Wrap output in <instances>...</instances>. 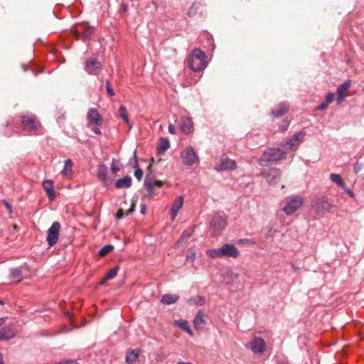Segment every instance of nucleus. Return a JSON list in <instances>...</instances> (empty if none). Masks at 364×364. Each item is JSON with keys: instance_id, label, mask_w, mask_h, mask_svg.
Masks as SVG:
<instances>
[{"instance_id": "nucleus-1", "label": "nucleus", "mask_w": 364, "mask_h": 364, "mask_svg": "<svg viewBox=\"0 0 364 364\" xmlns=\"http://www.w3.org/2000/svg\"><path fill=\"white\" fill-rule=\"evenodd\" d=\"M285 156L286 152L279 148H269L264 151L259 164L262 166H267L284 159Z\"/></svg>"}, {"instance_id": "nucleus-2", "label": "nucleus", "mask_w": 364, "mask_h": 364, "mask_svg": "<svg viewBox=\"0 0 364 364\" xmlns=\"http://www.w3.org/2000/svg\"><path fill=\"white\" fill-rule=\"evenodd\" d=\"M188 63L190 68L193 71L204 70L207 66L204 52L200 49L193 50L189 55Z\"/></svg>"}, {"instance_id": "nucleus-3", "label": "nucleus", "mask_w": 364, "mask_h": 364, "mask_svg": "<svg viewBox=\"0 0 364 364\" xmlns=\"http://www.w3.org/2000/svg\"><path fill=\"white\" fill-rule=\"evenodd\" d=\"M304 203V198L299 196L287 197L285 200V204L282 208L287 215H291L296 211Z\"/></svg>"}, {"instance_id": "nucleus-4", "label": "nucleus", "mask_w": 364, "mask_h": 364, "mask_svg": "<svg viewBox=\"0 0 364 364\" xmlns=\"http://www.w3.org/2000/svg\"><path fill=\"white\" fill-rule=\"evenodd\" d=\"M181 158L186 166H192L199 162L197 151L191 146H187L181 152Z\"/></svg>"}, {"instance_id": "nucleus-5", "label": "nucleus", "mask_w": 364, "mask_h": 364, "mask_svg": "<svg viewBox=\"0 0 364 364\" xmlns=\"http://www.w3.org/2000/svg\"><path fill=\"white\" fill-rule=\"evenodd\" d=\"M237 168V163L235 160L230 159L226 154L221 156L220 162L215 165V170L218 172L225 171H233Z\"/></svg>"}, {"instance_id": "nucleus-6", "label": "nucleus", "mask_w": 364, "mask_h": 364, "mask_svg": "<svg viewBox=\"0 0 364 364\" xmlns=\"http://www.w3.org/2000/svg\"><path fill=\"white\" fill-rule=\"evenodd\" d=\"M260 175L264 177L269 184L275 185L278 183L281 177V171L277 168L264 169Z\"/></svg>"}, {"instance_id": "nucleus-7", "label": "nucleus", "mask_w": 364, "mask_h": 364, "mask_svg": "<svg viewBox=\"0 0 364 364\" xmlns=\"http://www.w3.org/2000/svg\"><path fill=\"white\" fill-rule=\"evenodd\" d=\"M226 226V219L223 213H216L214 215L211 222L210 228L216 234L225 229Z\"/></svg>"}, {"instance_id": "nucleus-8", "label": "nucleus", "mask_w": 364, "mask_h": 364, "mask_svg": "<svg viewBox=\"0 0 364 364\" xmlns=\"http://www.w3.org/2000/svg\"><path fill=\"white\" fill-rule=\"evenodd\" d=\"M60 224L58 222H54L48 230L47 242L50 247L55 245L59 238V231Z\"/></svg>"}, {"instance_id": "nucleus-9", "label": "nucleus", "mask_w": 364, "mask_h": 364, "mask_svg": "<svg viewBox=\"0 0 364 364\" xmlns=\"http://www.w3.org/2000/svg\"><path fill=\"white\" fill-rule=\"evenodd\" d=\"M265 341L259 337H254L247 347L254 353L262 354L265 350Z\"/></svg>"}, {"instance_id": "nucleus-10", "label": "nucleus", "mask_w": 364, "mask_h": 364, "mask_svg": "<svg viewBox=\"0 0 364 364\" xmlns=\"http://www.w3.org/2000/svg\"><path fill=\"white\" fill-rule=\"evenodd\" d=\"M22 125L24 130L28 132H33L37 130V128L40 124L36 120L35 116L31 115L23 116L22 117Z\"/></svg>"}, {"instance_id": "nucleus-11", "label": "nucleus", "mask_w": 364, "mask_h": 364, "mask_svg": "<svg viewBox=\"0 0 364 364\" xmlns=\"http://www.w3.org/2000/svg\"><path fill=\"white\" fill-rule=\"evenodd\" d=\"M101 69V63L97 58H90L85 63V70L90 75H97Z\"/></svg>"}, {"instance_id": "nucleus-12", "label": "nucleus", "mask_w": 364, "mask_h": 364, "mask_svg": "<svg viewBox=\"0 0 364 364\" xmlns=\"http://www.w3.org/2000/svg\"><path fill=\"white\" fill-rule=\"evenodd\" d=\"M221 248L223 257H228L232 258H237L239 257L240 253L238 249L232 244H225L221 247Z\"/></svg>"}, {"instance_id": "nucleus-13", "label": "nucleus", "mask_w": 364, "mask_h": 364, "mask_svg": "<svg viewBox=\"0 0 364 364\" xmlns=\"http://www.w3.org/2000/svg\"><path fill=\"white\" fill-rule=\"evenodd\" d=\"M351 85L350 80H347L341 85L337 89V103L341 104L347 96V91Z\"/></svg>"}, {"instance_id": "nucleus-14", "label": "nucleus", "mask_w": 364, "mask_h": 364, "mask_svg": "<svg viewBox=\"0 0 364 364\" xmlns=\"http://www.w3.org/2000/svg\"><path fill=\"white\" fill-rule=\"evenodd\" d=\"M304 136V134L302 132L295 134L291 139L287 141L284 144H282L283 149L288 150L291 149L292 147L295 146H298L303 140Z\"/></svg>"}, {"instance_id": "nucleus-15", "label": "nucleus", "mask_w": 364, "mask_h": 364, "mask_svg": "<svg viewBox=\"0 0 364 364\" xmlns=\"http://www.w3.org/2000/svg\"><path fill=\"white\" fill-rule=\"evenodd\" d=\"M180 127L185 134H190L193 132V122L191 117H182L180 120Z\"/></svg>"}, {"instance_id": "nucleus-16", "label": "nucleus", "mask_w": 364, "mask_h": 364, "mask_svg": "<svg viewBox=\"0 0 364 364\" xmlns=\"http://www.w3.org/2000/svg\"><path fill=\"white\" fill-rule=\"evenodd\" d=\"M89 123L95 125H101L102 124V118L100 115L97 109H90L87 116Z\"/></svg>"}, {"instance_id": "nucleus-17", "label": "nucleus", "mask_w": 364, "mask_h": 364, "mask_svg": "<svg viewBox=\"0 0 364 364\" xmlns=\"http://www.w3.org/2000/svg\"><path fill=\"white\" fill-rule=\"evenodd\" d=\"M315 210L321 214H324L329 212L331 209L330 203L323 199L318 200L314 204Z\"/></svg>"}, {"instance_id": "nucleus-18", "label": "nucleus", "mask_w": 364, "mask_h": 364, "mask_svg": "<svg viewBox=\"0 0 364 364\" xmlns=\"http://www.w3.org/2000/svg\"><path fill=\"white\" fill-rule=\"evenodd\" d=\"M155 181V175L154 173L150 171L146 174L144 180V186L148 191L149 196H153L155 193L154 190V181Z\"/></svg>"}, {"instance_id": "nucleus-19", "label": "nucleus", "mask_w": 364, "mask_h": 364, "mask_svg": "<svg viewBox=\"0 0 364 364\" xmlns=\"http://www.w3.org/2000/svg\"><path fill=\"white\" fill-rule=\"evenodd\" d=\"M183 204V197L178 196L173 202L171 208V215L172 220H174L177 216L180 209L182 208Z\"/></svg>"}, {"instance_id": "nucleus-20", "label": "nucleus", "mask_w": 364, "mask_h": 364, "mask_svg": "<svg viewBox=\"0 0 364 364\" xmlns=\"http://www.w3.org/2000/svg\"><path fill=\"white\" fill-rule=\"evenodd\" d=\"M15 336L14 330L9 326H5L0 328V341H6L14 338Z\"/></svg>"}, {"instance_id": "nucleus-21", "label": "nucleus", "mask_w": 364, "mask_h": 364, "mask_svg": "<svg viewBox=\"0 0 364 364\" xmlns=\"http://www.w3.org/2000/svg\"><path fill=\"white\" fill-rule=\"evenodd\" d=\"M43 188L47 193L48 198L50 200L55 198V192L53 186V181L51 180H46L42 183Z\"/></svg>"}, {"instance_id": "nucleus-22", "label": "nucleus", "mask_w": 364, "mask_h": 364, "mask_svg": "<svg viewBox=\"0 0 364 364\" xmlns=\"http://www.w3.org/2000/svg\"><path fill=\"white\" fill-rule=\"evenodd\" d=\"M107 175H108L107 167L103 164H100L97 166V176L98 178L103 182H106L108 178Z\"/></svg>"}, {"instance_id": "nucleus-23", "label": "nucleus", "mask_w": 364, "mask_h": 364, "mask_svg": "<svg viewBox=\"0 0 364 364\" xmlns=\"http://www.w3.org/2000/svg\"><path fill=\"white\" fill-rule=\"evenodd\" d=\"M92 33V28L91 27H87L83 31H77V37L83 41H89Z\"/></svg>"}, {"instance_id": "nucleus-24", "label": "nucleus", "mask_w": 364, "mask_h": 364, "mask_svg": "<svg viewBox=\"0 0 364 364\" xmlns=\"http://www.w3.org/2000/svg\"><path fill=\"white\" fill-rule=\"evenodd\" d=\"M193 232V229L184 230L176 243L175 248H178L183 242H186L192 236Z\"/></svg>"}, {"instance_id": "nucleus-25", "label": "nucleus", "mask_w": 364, "mask_h": 364, "mask_svg": "<svg viewBox=\"0 0 364 364\" xmlns=\"http://www.w3.org/2000/svg\"><path fill=\"white\" fill-rule=\"evenodd\" d=\"M132 186V178L127 176L122 178L118 179L115 183V186L117 188H129Z\"/></svg>"}, {"instance_id": "nucleus-26", "label": "nucleus", "mask_w": 364, "mask_h": 364, "mask_svg": "<svg viewBox=\"0 0 364 364\" xmlns=\"http://www.w3.org/2000/svg\"><path fill=\"white\" fill-rule=\"evenodd\" d=\"M10 278L14 282H20L22 280V271L19 267L12 268L10 270Z\"/></svg>"}, {"instance_id": "nucleus-27", "label": "nucleus", "mask_w": 364, "mask_h": 364, "mask_svg": "<svg viewBox=\"0 0 364 364\" xmlns=\"http://www.w3.org/2000/svg\"><path fill=\"white\" fill-rule=\"evenodd\" d=\"M178 299V295L166 294L162 296L161 302L164 304L171 305L175 304Z\"/></svg>"}, {"instance_id": "nucleus-28", "label": "nucleus", "mask_w": 364, "mask_h": 364, "mask_svg": "<svg viewBox=\"0 0 364 364\" xmlns=\"http://www.w3.org/2000/svg\"><path fill=\"white\" fill-rule=\"evenodd\" d=\"M139 355V350H132L127 353L126 362L127 364H134Z\"/></svg>"}, {"instance_id": "nucleus-29", "label": "nucleus", "mask_w": 364, "mask_h": 364, "mask_svg": "<svg viewBox=\"0 0 364 364\" xmlns=\"http://www.w3.org/2000/svg\"><path fill=\"white\" fill-rule=\"evenodd\" d=\"M73 163L72 160L67 159L65 161L64 168L61 171V173L66 178H70L73 174Z\"/></svg>"}, {"instance_id": "nucleus-30", "label": "nucleus", "mask_w": 364, "mask_h": 364, "mask_svg": "<svg viewBox=\"0 0 364 364\" xmlns=\"http://www.w3.org/2000/svg\"><path fill=\"white\" fill-rule=\"evenodd\" d=\"M289 109V105L286 103H282L278 105L277 109L272 111V115L279 117L283 116Z\"/></svg>"}, {"instance_id": "nucleus-31", "label": "nucleus", "mask_w": 364, "mask_h": 364, "mask_svg": "<svg viewBox=\"0 0 364 364\" xmlns=\"http://www.w3.org/2000/svg\"><path fill=\"white\" fill-rule=\"evenodd\" d=\"M204 315L202 311H198L193 319V325L196 329H200L205 324Z\"/></svg>"}, {"instance_id": "nucleus-32", "label": "nucleus", "mask_w": 364, "mask_h": 364, "mask_svg": "<svg viewBox=\"0 0 364 364\" xmlns=\"http://www.w3.org/2000/svg\"><path fill=\"white\" fill-rule=\"evenodd\" d=\"M118 114L119 116L123 119L124 122L128 125L129 129L132 128V124L129 122L127 113V109L124 105H121L118 110Z\"/></svg>"}, {"instance_id": "nucleus-33", "label": "nucleus", "mask_w": 364, "mask_h": 364, "mask_svg": "<svg viewBox=\"0 0 364 364\" xmlns=\"http://www.w3.org/2000/svg\"><path fill=\"white\" fill-rule=\"evenodd\" d=\"M117 274V267L112 268L104 277L102 280L100 282L102 285L106 281L114 279Z\"/></svg>"}, {"instance_id": "nucleus-34", "label": "nucleus", "mask_w": 364, "mask_h": 364, "mask_svg": "<svg viewBox=\"0 0 364 364\" xmlns=\"http://www.w3.org/2000/svg\"><path fill=\"white\" fill-rule=\"evenodd\" d=\"M221 250V247L218 249H210L206 252V255L212 259L220 258L223 257Z\"/></svg>"}, {"instance_id": "nucleus-35", "label": "nucleus", "mask_w": 364, "mask_h": 364, "mask_svg": "<svg viewBox=\"0 0 364 364\" xmlns=\"http://www.w3.org/2000/svg\"><path fill=\"white\" fill-rule=\"evenodd\" d=\"M330 179L335 183L338 184L342 188H345L346 183L342 180L341 176L337 173H331L330 175Z\"/></svg>"}, {"instance_id": "nucleus-36", "label": "nucleus", "mask_w": 364, "mask_h": 364, "mask_svg": "<svg viewBox=\"0 0 364 364\" xmlns=\"http://www.w3.org/2000/svg\"><path fill=\"white\" fill-rule=\"evenodd\" d=\"M170 146V144L168 139H161L160 141V144L158 146V153L161 154L166 151Z\"/></svg>"}, {"instance_id": "nucleus-37", "label": "nucleus", "mask_w": 364, "mask_h": 364, "mask_svg": "<svg viewBox=\"0 0 364 364\" xmlns=\"http://www.w3.org/2000/svg\"><path fill=\"white\" fill-rule=\"evenodd\" d=\"M188 303L190 305H199L201 306L204 304V298L201 296H197L194 297H191L188 300Z\"/></svg>"}, {"instance_id": "nucleus-38", "label": "nucleus", "mask_w": 364, "mask_h": 364, "mask_svg": "<svg viewBox=\"0 0 364 364\" xmlns=\"http://www.w3.org/2000/svg\"><path fill=\"white\" fill-rule=\"evenodd\" d=\"M113 249H114V247L111 245H105L102 248L100 249V250L99 251V255L101 257H104V256L107 255V254H109V252H111L113 250Z\"/></svg>"}, {"instance_id": "nucleus-39", "label": "nucleus", "mask_w": 364, "mask_h": 364, "mask_svg": "<svg viewBox=\"0 0 364 364\" xmlns=\"http://www.w3.org/2000/svg\"><path fill=\"white\" fill-rule=\"evenodd\" d=\"M176 324L178 328H180L183 331H186L189 326V323L186 320H179L176 321Z\"/></svg>"}, {"instance_id": "nucleus-40", "label": "nucleus", "mask_w": 364, "mask_h": 364, "mask_svg": "<svg viewBox=\"0 0 364 364\" xmlns=\"http://www.w3.org/2000/svg\"><path fill=\"white\" fill-rule=\"evenodd\" d=\"M189 251L191 254L186 256V260L190 262H193L196 259V250L194 248H191Z\"/></svg>"}, {"instance_id": "nucleus-41", "label": "nucleus", "mask_w": 364, "mask_h": 364, "mask_svg": "<svg viewBox=\"0 0 364 364\" xmlns=\"http://www.w3.org/2000/svg\"><path fill=\"white\" fill-rule=\"evenodd\" d=\"M144 173L143 171L140 168H136L134 171V176L138 181H141L143 178Z\"/></svg>"}, {"instance_id": "nucleus-42", "label": "nucleus", "mask_w": 364, "mask_h": 364, "mask_svg": "<svg viewBox=\"0 0 364 364\" xmlns=\"http://www.w3.org/2000/svg\"><path fill=\"white\" fill-rule=\"evenodd\" d=\"M334 99H335V94L333 92H329L326 97L325 102H326V103L329 105L334 100Z\"/></svg>"}, {"instance_id": "nucleus-43", "label": "nucleus", "mask_w": 364, "mask_h": 364, "mask_svg": "<svg viewBox=\"0 0 364 364\" xmlns=\"http://www.w3.org/2000/svg\"><path fill=\"white\" fill-rule=\"evenodd\" d=\"M106 89H107V92L109 96L114 95V92L113 89L112 88L109 81H107V82H106Z\"/></svg>"}, {"instance_id": "nucleus-44", "label": "nucleus", "mask_w": 364, "mask_h": 364, "mask_svg": "<svg viewBox=\"0 0 364 364\" xmlns=\"http://www.w3.org/2000/svg\"><path fill=\"white\" fill-rule=\"evenodd\" d=\"M111 170L112 173H115L119 171V167L115 164V159H113L111 164Z\"/></svg>"}, {"instance_id": "nucleus-45", "label": "nucleus", "mask_w": 364, "mask_h": 364, "mask_svg": "<svg viewBox=\"0 0 364 364\" xmlns=\"http://www.w3.org/2000/svg\"><path fill=\"white\" fill-rule=\"evenodd\" d=\"M166 358V356L165 355V354H164L162 351H160L159 353H157V354H156V361H158V362H161V361H163Z\"/></svg>"}, {"instance_id": "nucleus-46", "label": "nucleus", "mask_w": 364, "mask_h": 364, "mask_svg": "<svg viewBox=\"0 0 364 364\" xmlns=\"http://www.w3.org/2000/svg\"><path fill=\"white\" fill-rule=\"evenodd\" d=\"M328 106V104L326 103V102H322L321 104H320L317 107H316V110H318V111H323L324 109H326L327 108V107Z\"/></svg>"}, {"instance_id": "nucleus-47", "label": "nucleus", "mask_w": 364, "mask_h": 364, "mask_svg": "<svg viewBox=\"0 0 364 364\" xmlns=\"http://www.w3.org/2000/svg\"><path fill=\"white\" fill-rule=\"evenodd\" d=\"M237 242L239 244H247V245L254 244V242L249 239H240L237 241Z\"/></svg>"}, {"instance_id": "nucleus-48", "label": "nucleus", "mask_w": 364, "mask_h": 364, "mask_svg": "<svg viewBox=\"0 0 364 364\" xmlns=\"http://www.w3.org/2000/svg\"><path fill=\"white\" fill-rule=\"evenodd\" d=\"M362 168V164H359V163H355L353 166V171L355 173H358L360 169Z\"/></svg>"}, {"instance_id": "nucleus-49", "label": "nucleus", "mask_w": 364, "mask_h": 364, "mask_svg": "<svg viewBox=\"0 0 364 364\" xmlns=\"http://www.w3.org/2000/svg\"><path fill=\"white\" fill-rule=\"evenodd\" d=\"M134 208H135V203L134 201H132V204H131V207L126 212V215H127L131 214L132 212H134Z\"/></svg>"}, {"instance_id": "nucleus-50", "label": "nucleus", "mask_w": 364, "mask_h": 364, "mask_svg": "<svg viewBox=\"0 0 364 364\" xmlns=\"http://www.w3.org/2000/svg\"><path fill=\"white\" fill-rule=\"evenodd\" d=\"M124 215V210L122 209H119V210H118V211L116 213V218H117V219H121V218H122Z\"/></svg>"}, {"instance_id": "nucleus-51", "label": "nucleus", "mask_w": 364, "mask_h": 364, "mask_svg": "<svg viewBox=\"0 0 364 364\" xmlns=\"http://www.w3.org/2000/svg\"><path fill=\"white\" fill-rule=\"evenodd\" d=\"M345 192L349 196H350L351 198H354L355 195H354V193L349 188H347L346 186L345 187V188H343Z\"/></svg>"}, {"instance_id": "nucleus-52", "label": "nucleus", "mask_w": 364, "mask_h": 364, "mask_svg": "<svg viewBox=\"0 0 364 364\" xmlns=\"http://www.w3.org/2000/svg\"><path fill=\"white\" fill-rule=\"evenodd\" d=\"M164 184V182L162 181H157V180H155L154 181V188L155 186H157V187H161Z\"/></svg>"}, {"instance_id": "nucleus-53", "label": "nucleus", "mask_w": 364, "mask_h": 364, "mask_svg": "<svg viewBox=\"0 0 364 364\" xmlns=\"http://www.w3.org/2000/svg\"><path fill=\"white\" fill-rule=\"evenodd\" d=\"M168 132L171 134H175L176 133V128H175V127L173 124H170L168 125Z\"/></svg>"}, {"instance_id": "nucleus-54", "label": "nucleus", "mask_w": 364, "mask_h": 364, "mask_svg": "<svg viewBox=\"0 0 364 364\" xmlns=\"http://www.w3.org/2000/svg\"><path fill=\"white\" fill-rule=\"evenodd\" d=\"M127 9H128V6L127 4H123L120 6L121 11L126 12L127 11Z\"/></svg>"}, {"instance_id": "nucleus-55", "label": "nucleus", "mask_w": 364, "mask_h": 364, "mask_svg": "<svg viewBox=\"0 0 364 364\" xmlns=\"http://www.w3.org/2000/svg\"><path fill=\"white\" fill-rule=\"evenodd\" d=\"M4 204L5 205V206L6 207L8 210L9 211V213H11L12 212L11 205L7 201H6V200H4Z\"/></svg>"}, {"instance_id": "nucleus-56", "label": "nucleus", "mask_w": 364, "mask_h": 364, "mask_svg": "<svg viewBox=\"0 0 364 364\" xmlns=\"http://www.w3.org/2000/svg\"><path fill=\"white\" fill-rule=\"evenodd\" d=\"M146 211V205L145 204H142L141 205V213L145 214Z\"/></svg>"}, {"instance_id": "nucleus-57", "label": "nucleus", "mask_w": 364, "mask_h": 364, "mask_svg": "<svg viewBox=\"0 0 364 364\" xmlns=\"http://www.w3.org/2000/svg\"><path fill=\"white\" fill-rule=\"evenodd\" d=\"M92 131L95 134H101V132H100V129H99V128H97V127H93V128L92 129Z\"/></svg>"}, {"instance_id": "nucleus-58", "label": "nucleus", "mask_w": 364, "mask_h": 364, "mask_svg": "<svg viewBox=\"0 0 364 364\" xmlns=\"http://www.w3.org/2000/svg\"><path fill=\"white\" fill-rule=\"evenodd\" d=\"M63 364H78L76 361L73 360H68L64 362Z\"/></svg>"}, {"instance_id": "nucleus-59", "label": "nucleus", "mask_w": 364, "mask_h": 364, "mask_svg": "<svg viewBox=\"0 0 364 364\" xmlns=\"http://www.w3.org/2000/svg\"><path fill=\"white\" fill-rule=\"evenodd\" d=\"M185 331L187 332L190 336H193V331L190 328V327H188Z\"/></svg>"}, {"instance_id": "nucleus-60", "label": "nucleus", "mask_w": 364, "mask_h": 364, "mask_svg": "<svg viewBox=\"0 0 364 364\" xmlns=\"http://www.w3.org/2000/svg\"><path fill=\"white\" fill-rule=\"evenodd\" d=\"M177 364H192L191 363H189V362H178Z\"/></svg>"}, {"instance_id": "nucleus-61", "label": "nucleus", "mask_w": 364, "mask_h": 364, "mask_svg": "<svg viewBox=\"0 0 364 364\" xmlns=\"http://www.w3.org/2000/svg\"><path fill=\"white\" fill-rule=\"evenodd\" d=\"M0 364H4V361H3V359H2V355H1V353H0Z\"/></svg>"}, {"instance_id": "nucleus-62", "label": "nucleus", "mask_w": 364, "mask_h": 364, "mask_svg": "<svg viewBox=\"0 0 364 364\" xmlns=\"http://www.w3.org/2000/svg\"><path fill=\"white\" fill-rule=\"evenodd\" d=\"M4 322V318H0V325H1Z\"/></svg>"}, {"instance_id": "nucleus-63", "label": "nucleus", "mask_w": 364, "mask_h": 364, "mask_svg": "<svg viewBox=\"0 0 364 364\" xmlns=\"http://www.w3.org/2000/svg\"><path fill=\"white\" fill-rule=\"evenodd\" d=\"M23 69L24 71H26L27 70V68H26V65H23Z\"/></svg>"}, {"instance_id": "nucleus-64", "label": "nucleus", "mask_w": 364, "mask_h": 364, "mask_svg": "<svg viewBox=\"0 0 364 364\" xmlns=\"http://www.w3.org/2000/svg\"><path fill=\"white\" fill-rule=\"evenodd\" d=\"M134 157L135 159L136 158V151H134Z\"/></svg>"}]
</instances>
